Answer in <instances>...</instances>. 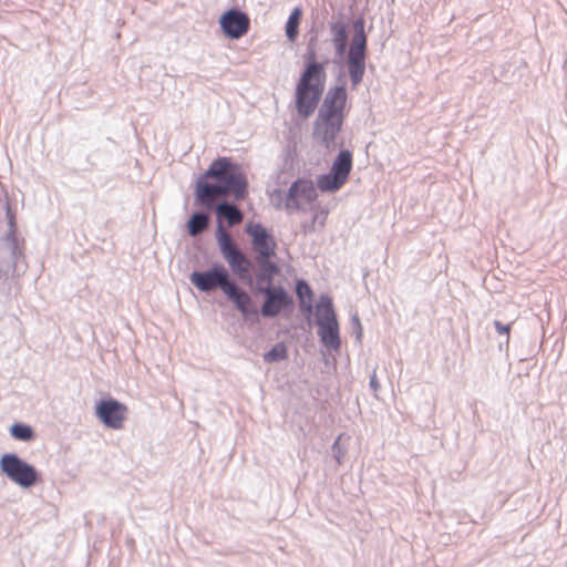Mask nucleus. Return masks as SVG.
Instances as JSON below:
<instances>
[{"label": "nucleus", "mask_w": 567, "mask_h": 567, "mask_svg": "<svg viewBox=\"0 0 567 567\" xmlns=\"http://www.w3.org/2000/svg\"><path fill=\"white\" fill-rule=\"evenodd\" d=\"M299 308H300V311L305 315V317L310 320L311 316H312V303H311V299L310 300H306V299H301L299 301Z\"/></svg>", "instance_id": "31"}, {"label": "nucleus", "mask_w": 567, "mask_h": 567, "mask_svg": "<svg viewBox=\"0 0 567 567\" xmlns=\"http://www.w3.org/2000/svg\"><path fill=\"white\" fill-rule=\"evenodd\" d=\"M302 17V10L296 7L290 12L286 22V37L289 41L293 42L299 33V24Z\"/></svg>", "instance_id": "23"}, {"label": "nucleus", "mask_w": 567, "mask_h": 567, "mask_svg": "<svg viewBox=\"0 0 567 567\" xmlns=\"http://www.w3.org/2000/svg\"><path fill=\"white\" fill-rule=\"evenodd\" d=\"M221 164L213 165L210 163L207 171L202 174L195 185V203L208 210H212L217 204L216 198L224 196L217 176L221 173Z\"/></svg>", "instance_id": "9"}, {"label": "nucleus", "mask_w": 567, "mask_h": 567, "mask_svg": "<svg viewBox=\"0 0 567 567\" xmlns=\"http://www.w3.org/2000/svg\"><path fill=\"white\" fill-rule=\"evenodd\" d=\"M10 434L13 439L22 442H30L34 439L33 429L24 423L12 424L10 427Z\"/></svg>", "instance_id": "25"}, {"label": "nucleus", "mask_w": 567, "mask_h": 567, "mask_svg": "<svg viewBox=\"0 0 567 567\" xmlns=\"http://www.w3.org/2000/svg\"><path fill=\"white\" fill-rule=\"evenodd\" d=\"M318 334L320 337L321 343L330 350H339L341 346V339L338 320H333L329 323L318 324Z\"/></svg>", "instance_id": "18"}, {"label": "nucleus", "mask_w": 567, "mask_h": 567, "mask_svg": "<svg viewBox=\"0 0 567 567\" xmlns=\"http://www.w3.org/2000/svg\"><path fill=\"white\" fill-rule=\"evenodd\" d=\"M318 198L316 186L311 179L297 178L290 185L285 197V209L288 214L307 212V205H311Z\"/></svg>", "instance_id": "10"}, {"label": "nucleus", "mask_w": 567, "mask_h": 567, "mask_svg": "<svg viewBox=\"0 0 567 567\" xmlns=\"http://www.w3.org/2000/svg\"><path fill=\"white\" fill-rule=\"evenodd\" d=\"M316 322L318 324L329 323L337 319L333 302L330 296L321 295L317 305Z\"/></svg>", "instance_id": "19"}, {"label": "nucleus", "mask_w": 567, "mask_h": 567, "mask_svg": "<svg viewBox=\"0 0 567 567\" xmlns=\"http://www.w3.org/2000/svg\"><path fill=\"white\" fill-rule=\"evenodd\" d=\"M250 289L254 295L265 296L264 303L258 310L264 318H275L282 310L293 306L292 296L282 286L254 285Z\"/></svg>", "instance_id": "8"}, {"label": "nucleus", "mask_w": 567, "mask_h": 567, "mask_svg": "<svg viewBox=\"0 0 567 567\" xmlns=\"http://www.w3.org/2000/svg\"><path fill=\"white\" fill-rule=\"evenodd\" d=\"M351 328L352 332L355 334V340L361 342L363 329L358 313L351 316Z\"/></svg>", "instance_id": "28"}, {"label": "nucleus", "mask_w": 567, "mask_h": 567, "mask_svg": "<svg viewBox=\"0 0 567 567\" xmlns=\"http://www.w3.org/2000/svg\"><path fill=\"white\" fill-rule=\"evenodd\" d=\"M346 182L347 181L341 176L330 171L329 173L318 177L317 186L323 193H334L339 190Z\"/></svg>", "instance_id": "22"}, {"label": "nucleus", "mask_w": 567, "mask_h": 567, "mask_svg": "<svg viewBox=\"0 0 567 567\" xmlns=\"http://www.w3.org/2000/svg\"><path fill=\"white\" fill-rule=\"evenodd\" d=\"M245 229L251 237V245L256 252L255 258L274 257L276 255V243L266 227L261 224H247Z\"/></svg>", "instance_id": "14"}, {"label": "nucleus", "mask_w": 567, "mask_h": 567, "mask_svg": "<svg viewBox=\"0 0 567 567\" xmlns=\"http://www.w3.org/2000/svg\"><path fill=\"white\" fill-rule=\"evenodd\" d=\"M495 330L498 334H503L506 337V344L509 342V333H511V323H503L499 320H495L493 322Z\"/></svg>", "instance_id": "30"}, {"label": "nucleus", "mask_w": 567, "mask_h": 567, "mask_svg": "<svg viewBox=\"0 0 567 567\" xmlns=\"http://www.w3.org/2000/svg\"><path fill=\"white\" fill-rule=\"evenodd\" d=\"M189 279L202 292H212L220 289L245 319L258 317V309L254 305L250 295L230 279L229 272L224 265L215 262L207 270H195L190 274Z\"/></svg>", "instance_id": "3"}, {"label": "nucleus", "mask_w": 567, "mask_h": 567, "mask_svg": "<svg viewBox=\"0 0 567 567\" xmlns=\"http://www.w3.org/2000/svg\"><path fill=\"white\" fill-rule=\"evenodd\" d=\"M353 35L349 43V25L342 19L331 21L329 30L334 52L338 58L347 53L346 64L350 76L351 85L355 89L363 80L365 73V59L368 50V38L364 31V19L358 18L353 21Z\"/></svg>", "instance_id": "1"}, {"label": "nucleus", "mask_w": 567, "mask_h": 567, "mask_svg": "<svg viewBox=\"0 0 567 567\" xmlns=\"http://www.w3.org/2000/svg\"><path fill=\"white\" fill-rule=\"evenodd\" d=\"M8 233L0 238V295L9 298L17 286L16 274L24 260L23 247L17 237V224L9 203H6Z\"/></svg>", "instance_id": "4"}, {"label": "nucleus", "mask_w": 567, "mask_h": 567, "mask_svg": "<svg viewBox=\"0 0 567 567\" xmlns=\"http://www.w3.org/2000/svg\"><path fill=\"white\" fill-rule=\"evenodd\" d=\"M369 384H370V388H371L374 392H377V391L379 390L380 384H379V382H378V379H377V374H375V373H373V374L370 377V382H369Z\"/></svg>", "instance_id": "32"}, {"label": "nucleus", "mask_w": 567, "mask_h": 567, "mask_svg": "<svg viewBox=\"0 0 567 567\" xmlns=\"http://www.w3.org/2000/svg\"><path fill=\"white\" fill-rule=\"evenodd\" d=\"M272 257L255 258L258 271L254 277V285H272L274 278L279 274V266L271 260Z\"/></svg>", "instance_id": "16"}, {"label": "nucleus", "mask_w": 567, "mask_h": 567, "mask_svg": "<svg viewBox=\"0 0 567 567\" xmlns=\"http://www.w3.org/2000/svg\"><path fill=\"white\" fill-rule=\"evenodd\" d=\"M344 116L318 113L313 123V136L328 150L337 146L336 138L342 128Z\"/></svg>", "instance_id": "11"}, {"label": "nucleus", "mask_w": 567, "mask_h": 567, "mask_svg": "<svg viewBox=\"0 0 567 567\" xmlns=\"http://www.w3.org/2000/svg\"><path fill=\"white\" fill-rule=\"evenodd\" d=\"M210 224V215L207 212H194L187 220V233L190 237H197L204 233Z\"/></svg>", "instance_id": "20"}, {"label": "nucleus", "mask_w": 567, "mask_h": 567, "mask_svg": "<svg viewBox=\"0 0 567 567\" xmlns=\"http://www.w3.org/2000/svg\"><path fill=\"white\" fill-rule=\"evenodd\" d=\"M95 414L106 427L121 430L126 419L127 406L113 398L103 399L96 403Z\"/></svg>", "instance_id": "12"}, {"label": "nucleus", "mask_w": 567, "mask_h": 567, "mask_svg": "<svg viewBox=\"0 0 567 567\" xmlns=\"http://www.w3.org/2000/svg\"><path fill=\"white\" fill-rule=\"evenodd\" d=\"M217 215V226L223 219L227 221L229 227L238 225L243 221L244 215L239 207L229 202H221L213 208Z\"/></svg>", "instance_id": "17"}, {"label": "nucleus", "mask_w": 567, "mask_h": 567, "mask_svg": "<svg viewBox=\"0 0 567 567\" xmlns=\"http://www.w3.org/2000/svg\"><path fill=\"white\" fill-rule=\"evenodd\" d=\"M1 472L14 484L30 488L40 482L37 468L14 453H6L0 458Z\"/></svg>", "instance_id": "7"}, {"label": "nucleus", "mask_w": 567, "mask_h": 567, "mask_svg": "<svg viewBox=\"0 0 567 567\" xmlns=\"http://www.w3.org/2000/svg\"><path fill=\"white\" fill-rule=\"evenodd\" d=\"M287 347L284 342L276 343L270 350L264 353L262 358L266 363H275L287 358Z\"/></svg>", "instance_id": "26"}, {"label": "nucleus", "mask_w": 567, "mask_h": 567, "mask_svg": "<svg viewBox=\"0 0 567 567\" xmlns=\"http://www.w3.org/2000/svg\"><path fill=\"white\" fill-rule=\"evenodd\" d=\"M347 97L348 94L344 84L330 87L322 100L318 113L346 117L343 111L347 104Z\"/></svg>", "instance_id": "15"}, {"label": "nucleus", "mask_w": 567, "mask_h": 567, "mask_svg": "<svg viewBox=\"0 0 567 567\" xmlns=\"http://www.w3.org/2000/svg\"><path fill=\"white\" fill-rule=\"evenodd\" d=\"M352 169V153L349 150H342L334 158L330 171L348 181Z\"/></svg>", "instance_id": "21"}, {"label": "nucleus", "mask_w": 567, "mask_h": 567, "mask_svg": "<svg viewBox=\"0 0 567 567\" xmlns=\"http://www.w3.org/2000/svg\"><path fill=\"white\" fill-rule=\"evenodd\" d=\"M219 25L227 38L238 40L248 32L250 19L244 11L231 8L220 16Z\"/></svg>", "instance_id": "13"}, {"label": "nucleus", "mask_w": 567, "mask_h": 567, "mask_svg": "<svg viewBox=\"0 0 567 567\" xmlns=\"http://www.w3.org/2000/svg\"><path fill=\"white\" fill-rule=\"evenodd\" d=\"M216 239L219 250L234 275L251 288L254 286V276L251 275L252 262L231 240L223 223H219L216 229Z\"/></svg>", "instance_id": "5"}, {"label": "nucleus", "mask_w": 567, "mask_h": 567, "mask_svg": "<svg viewBox=\"0 0 567 567\" xmlns=\"http://www.w3.org/2000/svg\"><path fill=\"white\" fill-rule=\"evenodd\" d=\"M341 435H339L331 446L332 456L337 461L338 464L342 463V457L346 454V451L340 445Z\"/></svg>", "instance_id": "29"}, {"label": "nucleus", "mask_w": 567, "mask_h": 567, "mask_svg": "<svg viewBox=\"0 0 567 567\" xmlns=\"http://www.w3.org/2000/svg\"><path fill=\"white\" fill-rule=\"evenodd\" d=\"M327 219V212L320 210L312 215V218L309 221H303L300 224L301 231L303 235L312 234L317 230V226L320 228L324 227Z\"/></svg>", "instance_id": "24"}, {"label": "nucleus", "mask_w": 567, "mask_h": 567, "mask_svg": "<svg viewBox=\"0 0 567 567\" xmlns=\"http://www.w3.org/2000/svg\"><path fill=\"white\" fill-rule=\"evenodd\" d=\"M213 165L221 164V173L217 176L224 196L230 195L236 200H243L248 193V182L241 169L229 157H218Z\"/></svg>", "instance_id": "6"}, {"label": "nucleus", "mask_w": 567, "mask_h": 567, "mask_svg": "<svg viewBox=\"0 0 567 567\" xmlns=\"http://www.w3.org/2000/svg\"><path fill=\"white\" fill-rule=\"evenodd\" d=\"M317 37L310 38L305 54V68L296 85L295 104L298 115L310 117L319 105L327 80L326 64L329 61L317 60Z\"/></svg>", "instance_id": "2"}, {"label": "nucleus", "mask_w": 567, "mask_h": 567, "mask_svg": "<svg viewBox=\"0 0 567 567\" xmlns=\"http://www.w3.org/2000/svg\"><path fill=\"white\" fill-rule=\"evenodd\" d=\"M296 295L299 301L301 299L310 300L313 296V291L306 280L298 279L296 281Z\"/></svg>", "instance_id": "27"}]
</instances>
